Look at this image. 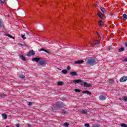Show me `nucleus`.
I'll list each match as a JSON object with an SVG mask.
<instances>
[{
  "label": "nucleus",
  "instance_id": "nucleus-25",
  "mask_svg": "<svg viewBox=\"0 0 127 127\" xmlns=\"http://www.w3.org/2000/svg\"><path fill=\"white\" fill-rule=\"evenodd\" d=\"M81 114L82 115H86V114H87V110H83L81 111Z\"/></svg>",
  "mask_w": 127,
  "mask_h": 127
},
{
  "label": "nucleus",
  "instance_id": "nucleus-40",
  "mask_svg": "<svg viewBox=\"0 0 127 127\" xmlns=\"http://www.w3.org/2000/svg\"><path fill=\"white\" fill-rule=\"evenodd\" d=\"M0 1L1 3H4L5 2V0H0Z\"/></svg>",
  "mask_w": 127,
  "mask_h": 127
},
{
  "label": "nucleus",
  "instance_id": "nucleus-44",
  "mask_svg": "<svg viewBox=\"0 0 127 127\" xmlns=\"http://www.w3.org/2000/svg\"><path fill=\"white\" fill-rule=\"evenodd\" d=\"M46 52V53H48V54H50V52H48V51L45 50V52Z\"/></svg>",
  "mask_w": 127,
  "mask_h": 127
},
{
  "label": "nucleus",
  "instance_id": "nucleus-7",
  "mask_svg": "<svg viewBox=\"0 0 127 127\" xmlns=\"http://www.w3.org/2000/svg\"><path fill=\"white\" fill-rule=\"evenodd\" d=\"M31 55L33 56L35 55V53H34V51H29V52L27 54V56L28 57H30Z\"/></svg>",
  "mask_w": 127,
  "mask_h": 127
},
{
  "label": "nucleus",
  "instance_id": "nucleus-2",
  "mask_svg": "<svg viewBox=\"0 0 127 127\" xmlns=\"http://www.w3.org/2000/svg\"><path fill=\"white\" fill-rule=\"evenodd\" d=\"M64 105V103L61 101L57 102L56 103V108H57V109H61L63 108Z\"/></svg>",
  "mask_w": 127,
  "mask_h": 127
},
{
  "label": "nucleus",
  "instance_id": "nucleus-45",
  "mask_svg": "<svg viewBox=\"0 0 127 127\" xmlns=\"http://www.w3.org/2000/svg\"><path fill=\"white\" fill-rule=\"evenodd\" d=\"M26 35H29V34H30V32H26Z\"/></svg>",
  "mask_w": 127,
  "mask_h": 127
},
{
  "label": "nucleus",
  "instance_id": "nucleus-14",
  "mask_svg": "<svg viewBox=\"0 0 127 127\" xmlns=\"http://www.w3.org/2000/svg\"><path fill=\"white\" fill-rule=\"evenodd\" d=\"M99 100H100V101H105V100L106 99V96H100L99 97Z\"/></svg>",
  "mask_w": 127,
  "mask_h": 127
},
{
  "label": "nucleus",
  "instance_id": "nucleus-15",
  "mask_svg": "<svg viewBox=\"0 0 127 127\" xmlns=\"http://www.w3.org/2000/svg\"><path fill=\"white\" fill-rule=\"evenodd\" d=\"M20 58L23 60V61H26V59L22 55H19Z\"/></svg>",
  "mask_w": 127,
  "mask_h": 127
},
{
  "label": "nucleus",
  "instance_id": "nucleus-34",
  "mask_svg": "<svg viewBox=\"0 0 127 127\" xmlns=\"http://www.w3.org/2000/svg\"><path fill=\"white\" fill-rule=\"evenodd\" d=\"M61 100L62 101H66V97H65V96H63L61 98Z\"/></svg>",
  "mask_w": 127,
  "mask_h": 127
},
{
  "label": "nucleus",
  "instance_id": "nucleus-12",
  "mask_svg": "<svg viewBox=\"0 0 127 127\" xmlns=\"http://www.w3.org/2000/svg\"><path fill=\"white\" fill-rule=\"evenodd\" d=\"M41 60V59L39 58H35L32 59V61L35 62H38V61H40Z\"/></svg>",
  "mask_w": 127,
  "mask_h": 127
},
{
  "label": "nucleus",
  "instance_id": "nucleus-37",
  "mask_svg": "<svg viewBox=\"0 0 127 127\" xmlns=\"http://www.w3.org/2000/svg\"><path fill=\"white\" fill-rule=\"evenodd\" d=\"M64 127H69V124H68L67 123H65L64 124Z\"/></svg>",
  "mask_w": 127,
  "mask_h": 127
},
{
  "label": "nucleus",
  "instance_id": "nucleus-1",
  "mask_svg": "<svg viewBox=\"0 0 127 127\" xmlns=\"http://www.w3.org/2000/svg\"><path fill=\"white\" fill-rule=\"evenodd\" d=\"M97 63H98V60L92 58L88 59L86 62L87 65H89L90 66H94V65H96Z\"/></svg>",
  "mask_w": 127,
  "mask_h": 127
},
{
  "label": "nucleus",
  "instance_id": "nucleus-21",
  "mask_svg": "<svg viewBox=\"0 0 127 127\" xmlns=\"http://www.w3.org/2000/svg\"><path fill=\"white\" fill-rule=\"evenodd\" d=\"M62 73H63V74H64V75H66V74L68 73V71L66 69H64L62 71Z\"/></svg>",
  "mask_w": 127,
  "mask_h": 127
},
{
  "label": "nucleus",
  "instance_id": "nucleus-9",
  "mask_svg": "<svg viewBox=\"0 0 127 127\" xmlns=\"http://www.w3.org/2000/svg\"><path fill=\"white\" fill-rule=\"evenodd\" d=\"M82 94H86V95H88L89 96L92 95V93L90 92L89 90H86L85 91H82Z\"/></svg>",
  "mask_w": 127,
  "mask_h": 127
},
{
  "label": "nucleus",
  "instance_id": "nucleus-13",
  "mask_svg": "<svg viewBox=\"0 0 127 127\" xmlns=\"http://www.w3.org/2000/svg\"><path fill=\"white\" fill-rule=\"evenodd\" d=\"M70 75L72 77H75V76H77V73L75 71H72L70 72Z\"/></svg>",
  "mask_w": 127,
  "mask_h": 127
},
{
  "label": "nucleus",
  "instance_id": "nucleus-48",
  "mask_svg": "<svg viewBox=\"0 0 127 127\" xmlns=\"http://www.w3.org/2000/svg\"><path fill=\"white\" fill-rule=\"evenodd\" d=\"M18 45H21V46H22V45H23V44H22L21 43H18Z\"/></svg>",
  "mask_w": 127,
  "mask_h": 127
},
{
  "label": "nucleus",
  "instance_id": "nucleus-10",
  "mask_svg": "<svg viewBox=\"0 0 127 127\" xmlns=\"http://www.w3.org/2000/svg\"><path fill=\"white\" fill-rule=\"evenodd\" d=\"M82 63H84V61L83 60H77L74 62L75 64H82Z\"/></svg>",
  "mask_w": 127,
  "mask_h": 127
},
{
  "label": "nucleus",
  "instance_id": "nucleus-49",
  "mask_svg": "<svg viewBox=\"0 0 127 127\" xmlns=\"http://www.w3.org/2000/svg\"><path fill=\"white\" fill-rule=\"evenodd\" d=\"M16 127H19V124H16Z\"/></svg>",
  "mask_w": 127,
  "mask_h": 127
},
{
  "label": "nucleus",
  "instance_id": "nucleus-32",
  "mask_svg": "<svg viewBox=\"0 0 127 127\" xmlns=\"http://www.w3.org/2000/svg\"><path fill=\"white\" fill-rule=\"evenodd\" d=\"M92 127H101V126L99 125H92Z\"/></svg>",
  "mask_w": 127,
  "mask_h": 127
},
{
  "label": "nucleus",
  "instance_id": "nucleus-42",
  "mask_svg": "<svg viewBox=\"0 0 127 127\" xmlns=\"http://www.w3.org/2000/svg\"><path fill=\"white\" fill-rule=\"evenodd\" d=\"M112 48H113L112 47H108L107 49H108V50H112Z\"/></svg>",
  "mask_w": 127,
  "mask_h": 127
},
{
  "label": "nucleus",
  "instance_id": "nucleus-52",
  "mask_svg": "<svg viewBox=\"0 0 127 127\" xmlns=\"http://www.w3.org/2000/svg\"><path fill=\"white\" fill-rule=\"evenodd\" d=\"M28 98H29V96L27 97Z\"/></svg>",
  "mask_w": 127,
  "mask_h": 127
},
{
  "label": "nucleus",
  "instance_id": "nucleus-16",
  "mask_svg": "<svg viewBox=\"0 0 127 127\" xmlns=\"http://www.w3.org/2000/svg\"><path fill=\"white\" fill-rule=\"evenodd\" d=\"M2 119L4 120H6L7 119V115L5 113L2 114Z\"/></svg>",
  "mask_w": 127,
  "mask_h": 127
},
{
  "label": "nucleus",
  "instance_id": "nucleus-18",
  "mask_svg": "<svg viewBox=\"0 0 127 127\" xmlns=\"http://www.w3.org/2000/svg\"><path fill=\"white\" fill-rule=\"evenodd\" d=\"M100 9L101 11H102L103 13H106V12H107V11L106 10V9H105V8L100 7Z\"/></svg>",
  "mask_w": 127,
  "mask_h": 127
},
{
  "label": "nucleus",
  "instance_id": "nucleus-36",
  "mask_svg": "<svg viewBox=\"0 0 127 127\" xmlns=\"http://www.w3.org/2000/svg\"><path fill=\"white\" fill-rule=\"evenodd\" d=\"M121 126V127H127V125H126L125 124H122Z\"/></svg>",
  "mask_w": 127,
  "mask_h": 127
},
{
  "label": "nucleus",
  "instance_id": "nucleus-41",
  "mask_svg": "<svg viewBox=\"0 0 127 127\" xmlns=\"http://www.w3.org/2000/svg\"><path fill=\"white\" fill-rule=\"evenodd\" d=\"M67 70H71V67H70V66H68L66 67Z\"/></svg>",
  "mask_w": 127,
  "mask_h": 127
},
{
  "label": "nucleus",
  "instance_id": "nucleus-39",
  "mask_svg": "<svg viewBox=\"0 0 127 127\" xmlns=\"http://www.w3.org/2000/svg\"><path fill=\"white\" fill-rule=\"evenodd\" d=\"M84 127H90V125H89V124H84Z\"/></svg>",
  "mask_w": 127,
  "mask_h": 127
},
{
  "label": "nucleus",
  "instance_id": "nucleus-51",
  "mask_svg": "<svg viewBox=\"0 0 127 127\" xmlns=\"http://www.w3.org/2000/svg\"><path fill=\"white\" fill-rule=\"evenodd\" d=\"M97 35L100 36V34H99V33H97Z\"/></svg>",
  "mask_w": 127,
  "mask_h": 127
},
{
  "label": "nucleus",
  "instance_id": "nucleus-4",
  "mask_svg": "<svg viewBox=\"0 0 127 127\" xmlns=\"http://www.w3.org/2000/svg\"><path fill=\"white\" fill-rule=\"evenodd\" d=\"M18 13L21 16H24V15H25V12L24 11V10L22 9H21L18 11Z\"/></svg>",
  "mask_w": 127,
  "mask_h": 127
},
{
  "label": "nucleus",
  "instance_id": "nucleus-8",
  "mask_svg": "<svg viewBox=\"0 0 127 127\" xmlns=\"http://www.w3.org/2000/svg\"><path fill=\"white\" fill-rule=\"evenodd\" d=\"M126 81H127V76H123L120 78V81L122 82H126Z\"/></svg>",
  "mask_w": 127,
  "mask_h": 127
},
{
  "label": "nucleus",
  "instance_id": "nucleus-11",
  "mask_svg": "<svg viewBox=\"0 0 127 127\" xmlns=\"http://www.w3.org/2000/svg\"><path fill=\"white\" fill-rule=\"evenodd\" d=\"M84 81L81 80V79H78V80H74L73 81V83H80V84H82Z\"/></svg>",
  "mask_w": 127,
  "mask_h": 127
},
{
  "label": "nucleus",
  "instance_id": "nucleus-33",
  "mask_svg": "<svg viewBox=\"0 0 127 127\" xmlns=\"http://www.w3.org/2000/svg\"><path fill=\"white\" fill-rule=\"evenodd\" d=\"M21 37H22V38L23 39H24V40H25V39H26V37H25V35H23V34H22V35H21Z\"/></svg>",
  "mask_w": 127,
  "mask_h": 127
},
{
  "label": "nucleus",
  "instance_id": "nucleus-23",
  "mask_svg": "<svg viewBox=\"0 0 127 127\" xmlns=\"http://www.w3.org/2000/svg\"><path fill=\"white\" fill-rule=\"evenodd\" d=\"M64 84V83H63V82H62V81H59L58 83V86H63Z\"/></svg>",
  "mask_w": 127,
  "mask_h": 127
},
{
  "label": "nucleus",
  "instance_id": "nucleus-3",
  "mask_svg": "<svg viewBox=\"0 0 127 127\" xmlns=\"http://www.w3.org/2000/svg\"><path fill=\"white\" fill-rule=\"evenodd\" d=\"M80 85H81L82 86L83 85V87H84V88H90V87H92V84H88V83L84 81L83 82V83H80Z\"/></svg>",
  "mask_w": 127,
  "mask_h": 127
},
{
  "label": "nucleus",
  "instance_id": "nucleus-28",
  "mask_svg": "<svg viewBox=\"0 0 127 127\" xmlns=\"http://www.w3.org/2000/svg\"><path fill=\"white\" fill-rule=\"evenodd\" d=\"M62 115H66L67 114V112L64 110H62Z\"/></svg>",
  "mask_w": 127,
  "mask_h": 127
},
{
  "label": "nucleus",
  "instance_id": "nucleus-24",
  "mask_svg": "<svg viewBox=\"0 0 127 127\" xmlns=\"http://www.w3.org/2000/svg\"><path fill=\"white\" fill-rule=\"evenodd\" d=\"M3 25V23H2V20L0 19V28H1Z\"/></svg>",
  "mask_w": 127,
  "mask_h": 127
},
{
  "label": "nucleus",
  "instance_id": "nucleus-22",
  "mask_svg": "<svg viewBox=\"0 0 127 127\" xmlns=\"http://www.w3.org/2000/svg\"><path fill=\"white\" fill-rule=\"evenodd\" d=\"M99 22L100 26H103V25H104V22L103 21L100 20Z\"/></svg>",
  "mask_w": 127,
  "mask_h": 127
},
{
  "label": "nucleus",
  "instance_id": "nucleus-26",
  "mask_svg": "<svg viewBox=\"0 0 127 127\" xmlns=\"http://www.w3.org/2000/svg\"><path fill=\"white\" fill-rule=\"evenodd\" d=\"M115 82V81L113 79H110L109 80V83H110V84H114V82Z\"/></svg>",
  "mask_w": 127,
  "mask_h": 127
},
{
  "label": "nucleus",
  "instance_id": "nucleus-38",
  "mask_svg": "<svg viewBox=\"0 0 127 127\" xmlns=\"http://www.w3.org/2000/svg\"><path fill=\"white\" fill-rule=\"evenodd\" d=\"M33 105V103H32V102L28 103V106H29L30 107H31V106H32Z\"/></svg>",
  "mask_w": 127,
  "mask_h": 127
},
{
  "label": "nucleus",
  "instance_id": "nucleus-5",
  "mask_svg": "<svg viewBox=\"0 0 127 127\" xmlns=\"http://www.w3.org/2000/svg\"><path fill=\"white\" fill-rule=\"evenodd\" d=\"M100 41L95 40L93 42H90L89 43L90 45H97L100 44Z\"/></svg>",
  "mask_w": 127,
  "mask_h": 127
},
{
  "label": "nucleus",
  "instance_id": "nucleus-46",
  "mask_svg": "<svg viewBox=\"0 0 127 127\" xmlns=\"http://www.w3.org/2000/svg\"><path fill=\"white\" fill-rule=\"evenodd\" d=\"M123 62H127V58L124 59L123 61Z\"/></svg>",
  "mask_w": 127,
  "mask_h": 127
},
{
  "label": "nucleus",
  "instance_id": "nucleus-29",
  "mask_svg": "<svg viewBox=\"0 0 127 127\" xmlns=\"http://www.w3.org/2000/svg\"><path fill=\"white\" fill-rule=\"evenodd\" d=\"M6 36H8V37H9L10 38H12V39H14V37H12L10 34H7L6 35Z\"/></svg>",
  "mask_w": 127,
  "mask_h": 127
},
{
  "label": "nucleus",
  "instance_id": "nucleus-27",
  "mask_svg": "<svg viewBox=\"0 0 127 127\" xmlns=\"http://www.w3.org/2000/svg\"><path fill=\"white\" fill-rule=\"evenodd\" d=\"M122 100L124 102H127V97L125 96L122 98Z\"/></svg>",
  "mask_w": 127,
  "mask_h": 127
},
{
  "label": "nucleus",
  "instance_id": "nucleus-19",
  "mask_svg": "<svg viewBox=\"0 0 127 127\" xmlns=\"http://www.w3.org/2000/svg\"><path fill=\"white\" fill-rule=\"evenodd\" d=\"M124 51H125V48L124 47H121L118 50V52H124Z\"/></svg>",
  "mask_w": 127,
  "mask_h": 127
},
{
  "label": "nucleus",
  "instance_id": "nucleus-20",
  "mask_svg": "<svg viewBox=\"0 0 127 127\" xmlns=\"http://www.w3.org/2000/svg\"><path fill=\"white\" fill-rule=\"evenodd\" d=\"M123 17L124 20H125V21L127 20V14H124L123 15Z\"/></svg>",
  "mask_w": 127,
  "mask_h": 127
},
{
  "label": "nucleus",
  "instance_id": "nucleus-30",
  "mask_svg": "<svg viewBox=\"0 0 127 127\" xmlns=\"http://www.w3.org/2000/svg\"><path fill=\"white\" fill-rule=\"evenodd\" d=\"M74 92H76V93H80V92H81V90L78 89H75Z\"/></svg>",
  "mask_w": 127,
  "mask_h": 127
},
{
  "label": "nucleus",
  "instance_id": "nucleus-43",
  "mask_svg": "<svg viewBox=\"0 0 127 127\" xmlns=\"http://www.w3.org/2000/svg\"><path fill=\"white\" fill-rule=\"evenodd\" d=\"M39 51L40 52V51H44V52H45V49H44V48H42V49H41L40 50H39Z\"/></svg>",
  "mask_w": 127,
  "mask_h": 127
},
{
  "label": "nucleus",
  "instance_id": "nucleus-6",
  "mask_svg": "<svg viewBox=\"0 0 127 127\" xmlns=\"http://www.w3.org/2000/svg\"><path fill=\"white\" fill-rule=\"evenodd\" d=\"M99 17H100V18H101V19H105L106 18V17H105V15L104 14H103V13L100 11L98 12L97 13Z\"/></svg>",
  "mask_w": 127,
  "mask_h": 127
},
{
  "label": "nucleus",
  "instance_id": "nucleus-47",
  "mask_svg": "<svg viewBox=\"0 0 127 127\" xmlns=\"http://www.w3.org/2000/svg\"><path fill=\"white\" fill-rule=\"evenodd\" d=\"M124 45H125V46H126V47H127V42H126V43L124 44Z\"/></svg>",
  "mask_w": 127,
  "mask_h": 127
},
{
  "label": "nucleus",
  "instance_id": "nucleus-31",
  "mask_svg": "<svg viewBox=\"0 0 127 127\" xmlns=\"http://www.w3.org/2000/svg\"><path fill=\"white\" fill-rule=\"evenodd\" d=\"M20 78H21V79H24V78H25V76L23 74H21L20 75Z\"/></svg>",
  "mask_w": 127,
  "mask_h": 127
},
{
  "label": "nucleus",
  "instance_id": "nucleus-17",
  "mask_svg": "<svg viewBox=\"0 0 127 127\" xmlns=\"http://www.w3.org/2000/svg\"><path fill=\"white\" fill-rule=\"evenodd\" d=\"M46 63V61H41L39 62L40 65H44V64H45Z\"/></svg>",
  "mask_w": 127,
  "mask_h": 127
},
{
  "label": "nucleus",
  "instance_id": "nucleus-50",
  "mask_svg": "<svg viewBox=\"0 0 127 127\" xmlns=\"http://www.w3.org/2000/svg\"><path fill=\"white\" fill-rule=\"evenodd\" d=\"M100 96H106V95H103V94H101Z\"/></svg>",
  "mask_w": 127,
  "mask_h": 127
},
{
  "label": "nucleus",
  "instance_id": "nucleus-35",
  "mask_svg": "<svg viewBox=\"0 0 127 127\" xmlns=\"http://www.w3.org/2000/svg\"><path fill=\"white\" fill-rule=\"evenodd\" d=\"M12 2H13L14 3H18V2H17V0H12Z\"/></svg>",
  "mask_w": 127,
  "mask_h": 127
}]
</instances>
